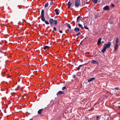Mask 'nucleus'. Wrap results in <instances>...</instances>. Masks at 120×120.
<instances>
[{"label":"nucleus","instance_id":"obj_2","mask_svg":"<svg viewBox=\"0 0 120 120\" xmlns=\"http://www.w3.org/2000/svg\"><path fill=\"white\" fill-rule=\"evenodd\" d=\"M111 44V43L110 42H108L107 43L105 44L104 45L103 49L101 50L102 52V53L105 52L106 51V49L110 47Z\"/></svg>","mask_w":120,"mask_h":120},{"label":"nucleus","instance_id":"obj_21","mask_svg":"<svg viewBox=\"0 0 120 120\" xmlns=\"http://www.w3.org/2000/svg\"><path fill=\"white\" fill-rule=\"evenodd\" d=\"M67 26H68V28H69L70 29L71 28V27L70 25L69 24H67Z\"/></svg>","mask_w":120,"mask_h":120},{"label":"nucleus","instance_id":"obj_6","mask_svg":"<svg viewBox=\"0 0 120 120\" xmlns=\"http://www.w3.org/2000/svg\"><path fill=\"white\" fill-rule=\"evenodd\" d=\"M101 38H99L97 42V45H99L101 43H104V41H102L101 42Z\"/></svg>","mask_w":120,"mask_h":120},{"label":"nucleus","instance_id":"obj_29","mask_svg":"<svg viewBox=\"0 0 120 120\" xmlns=\"http://www.w3.org/2000/svg\"><path fill=\"white\" fill-rule=\"evenodd\" d=\"M81 34V33L80 32H79L77 34L76 36H78L80 34Z\"/></svg>","mask_w":120,"mask_h":120},{"label":"nucleus","instance_id":"obj_27","mask_svg":"<svg viewBox=\"0 0 120 120\" xmlns=\"http://www.w3.org/2000/svg\"><path fill=\"white\" fill-rule=\"evenodd\" d=\"M53 30H52V31H56V28L55 27H53Z\"/></svg>","mask_w":120,"mask_h":120},{"label":"nucleus","instance_id":"obj_26","mask_svg":"<svg viewBox=\"0 0 120 120\" xmlns=\"http://www.w3.org/2000/svg\"><path fill=\"white\" fill-rule=\"evenodd\" d=\"M66 86H64V87H63L62 88V90H64V89H66Z\"/></svg>","mask_w":120,"mask_h":120},{"label":"nucleus","instance_id":"obj_28","mask_svg":"<svg viewBox=\"0 0 120 120\" xmlns=\"http://www.w3.org/2000/svg\"><path fill=\"white\" fill-rule=\"evenodd\" d=\"M53 3V1L52 0L51 1L50 3V5H52Z\"/></svg>","mask_w":120,"mask_h":120},{"label":"nucleus","instance_id":"obj_13","mask_svg":"<svg viewBox=\"0 0 120 120\" xmlns=\"http://www.w3.org/2000/svg\"><path fill=\"white\" fill-rule=\"evenodd\" d=\"M49 47L48 46H45L44 47L43 49L44 50H46L49 49Z\"/></svg>","mask_w":120,"mask_h":120},{"label":"nucleus","instance_id":"obj_18","mask_svg":"<svg viewBox=\"0 0 120 120\" xmlns=\"http://www.w3.org/2000/svg\"><path fill=\"white\" fill-rule=\"evenodd\" d=\"M49 6V3L48 2H47L45 5L44 7L46 8L48 7Z\"/></svg>","mask_w":120,"mask_h":120},{"label":"nucleus","instance_id":"obj_1","mask_svg":"<svg viewBox=\"0 0 120 120\" xmlns=\"http://www.w3.org/2000/svg\"><path fill=\"white\" fill-rule=\"evenodd\" d=\"M81 1L80 0H70L68 3V8H70L71 6L75 5V7L76 8H78L80 6Z\"/></svg>","mask_w":120,"mask_h":120},{"label":"nucleus","instance_id":"obj_19","mask_svg":"<svg viewBox=\"0 0 120 120\" xmlns=\"http://www.w3.org/2000/svg\"><path fill=\"white\" fill-rule=\"evenodd\" d=\"M81 75V73L80 72H79L77 73V75L78 76H80Z\"/></svg>","mask_w":120,"mask_h":120},{"label":"nucleus","instance_id":"obj_30","mask_svg":"<svg viewBox=\"0 0 120 120\" xmlns=\"http://www.w3.org/2000/svg\"><path fill=\"white\" fill-rule=\"evenodd\" d=\"M111 6L112 7H114L115 6V5L113 4H111Z\"/></svg>","mask_w":120,"mask_h":120},{"label":"nucleus","instance_id":"obj_17","mask_svg":"<svg viewBox=\"0 0 120 120\" xmlns=\"http://www.w3.org/2000/svg\"><path fill=\"white\" fill-rule=\"evenodd\" d=\"M119 42V39L118 38H117L116 40V43L115 44H118Z\"/></svg>","mask_w":120,"mask_h":120},{"label":"nucleus","instance_id":"obj_12","mask_svg":"<svg viewBox=\"0 0 120 120\" xmlns=\"http://www.w3.org/2000/svg\"><path fill=\"white\" fill-rule=\"evenodd\" d=\"M92 63L94 64H97L98 63L96 61L94 60H92Z\"/></svg>","mask_w":120,"mask_h":120},{"label":"nucleus","instance_id":"obj_11","mask_svg":"<svg viewBox=\"0 0 120 120\" xmlns=\"http://www.w3.org/2000/svg\"><path fill=\"white\" fill-rule=\"evenodd\" d=\"M78 26L80 28H81L82 29H84V28L83 26L80 23H79L78 24Z\"/></svg>","mask_w":120,"mask_h":120},{"label":"nucleus","instance_id":"obj_16","mask_svg":"<svg viewBox=\"0 0 120 120\" xmlns=\"http://www.w3.org/2000/svg\"><path fill=\"white\" fill-rule=\"evenodd\" d=\"M81 17V16L80 15L77 18V23L80 19Z\"/></svg>","mask_w":120,"mask_h":120},{"label":"nucleus","instance_id":"obj_23","mask_svg":"<svg viewBox=\"0 0 120 120\" xmlns=\"http://www.w3.org/2000/svg\"><path fill=\"white\" fill-rule=\"evenodd\" d=\"M56 99V98H55V100H52V101H51V103H54L55 102H54V101Z\"/></svg>","mask_w":120,"mask_h":120},{"label":"nucleus","instance_id":"obj_31","mask_svg":"<svg viewBox=\"0 0 120 120\" xmlns=\"http://www.w3.org/2000/svg\"><path fill=\"white\" fill-rule=\"evenodd\" d=\"M72 77L73 78H76L75 75H74L72 76Z\"/></svg>","mask_w":120,"mask_h":120},{"label":"nucleus","instance_id":"obj_34","mask_svg":"<svg viewBox=\"0 0 120 120\" xmlns=\"http://www.w3.org/2000/svg\"><path fill=\"white\" fill-rule=\"evenodd\" d=\"M82 66V65H80L79 66V67L78 68H80V67Z\"/></svg>","mask_w":120,"mask_h":120},{"label":"nucleus","instance_id":"obj_20","mask_svg":"<svg viewBox=\"0 0 120 120\" xmlns=\"http://www.w3.org/2000/svg\"><path fill=\"white\" fill-rule=\"evenodd\" d=\"M98 0H93V2L94 4H96L98 3Z\"/></svg>","mask_w":120,"mask_h":120},{"label":"nucleus","instance_id":"obj_32","mask_svg":"<svg viewBox=\"0 0 120 120\" xmlns=\"http://www.w3.org/2000/svg\"><path fill=\"white\" fill-rule=\"evenodd\" d=\"M59 32L60 33H63L62 31L61 30H60L59 31Z\"/></svg>","mask_w":120,"mask_h":120},{"label":"nucleus","instance_id":"obj_22","mask_svg":"<svg viewBox=\"0 0 120 120\" xmlns=\"http://www.w3.org/2000/svg\"><path fill=\"white\" fill-rule=\"evenodd\" d=\"M99 118V115H97L96 116L97 120H99L100 118Z\"/></svg>","mask_w":120,"mask_h":120},{"label":"nucleus","instance_id":"obj_5","mask_svg":"<svg viewBox=\"0 0 120 120\" xmlns=\"http://www.w3.org/2000/svg\"><path fill=\"white\" fill-rule=\"evenodd\" d=\"M65 94V92L61 91H60L57 93L56 95L57 96H58L60 94Z\"/></svg>","mask_w":120,"mask_h":120},{"label":"nucleus","instance_id":"obj_25","mask_svg":"<svg viewBox=\"0 0 120 120\" xmlns=\"http://www.w3.org/2000/svg\"><path fill=\"white\" fill-rule=\"evenodd\" d=\"M114 89H116V90H119L120 89V88L118 87H115Z\"/></svg>","mask_w":120,"mask_h":120},{"label":"nucleus","instance_id":"obj_4","mask_svg":"<svg viewBox=\"0 0 120 120\" xmlns=\"http://www.w3.org/2000/svg\"><path fill=\"white\" fill-rule=\"evenodd\" d=\"M49 22L50 23V25L52 26V25L54 23V24L56 25L57 22V20L56 19H52L50 18L49 19Z\"/></svg>","mask_w":120,"mask_h":120},{"label":"nucleus","instance_id":"obj_7","mask_svg":"<svg viewBox=\"0 0 120 120\" xmlns=\"http://www.w3.org/2000/svg\"><path fill=\"white\" fill-rule=\"evenodd\" d=\"M110 8L109 6L107 5L105 6L103 8V9L105 10H109L110 9Z\"/></svg>","mask_w":120,"mask_h":120},{"label":"nucleus","instance_id":"obj_3","mask_svg":"<svg viewBox=\"0 0 120 120\" xmlns=\"http://www.w3.org/2000/svg\"><path fill=\"white\" fill-rule=\"evenodd\" d=\"M44 11L43 9L41 10V20L44 22H45V23L47 25H49V22L47 20H45V18L44 17Z\"/></svg>","mask_w":120,"mask_h":120},{"label":"nucleus","instance_id":"obj_8","mask_svg":"<svg viewBox=\"0 0 120 120\" xmlns=\"http://www.w3.org/2000/svg\"><path fill=\"white\" fill-rule=\"evenodd\" d=\"M74 30L75 32H79L80 30L79 28V27H75V28Z\"/></svg>","mask_w":120,"mask_h":120},{"label":"nucleus","instance_id":"obj_9","mask_svg":"<svg viewBox=\"0 0 120 120\" xmlns=\"http://www.w3.org/2000/svg\"><path fill=\"white\" fill-rule=\"evenodd\" d=\"M95 79V78L94 77H92L89 79L88 81V82H91L93 81Z\"/></svg>","mask_w":120,"mask_h":120},{"label":"nucleus","instance_id":"obj_37","mask_svg":"<svg viewBox=\"0 0 120 120\" xmlns=\"http://www.w3.org/2000/svg\"><path fill=\"white\" fill-rule=\"evenodd\" d=\"M78 68V69H77V70H79L80 69V68Z\"/></svg>","mask_w":120,"mask_h":120},{"label":"nucleus","instance_id":"obj_36","mask_svg":"<svg viewBox=\"0 0 120 120\" xmlns=\"http://www.w3.org/2000/svg\"><path fill=\"white\" fill-rule=\"evenodd\" d=\"M4 72L3 71H2V72H2V74H3V73H4ZM4 72L5 73V72Z\"/></svg>","mask_w":120,"mask_h":120},{"label":"nucleus","instance_id":"obj_40","mask_svg":"<svg viewBox=\"0 0 120 120\" xmlns=\"http://www.w3.org/2000/svg\"><path fill=\"white\" fill-rule=\"evenodd\" d=\"M30 120H32V119H31Z\"/></svg>","mask_w":120,"mask_h":120},{"label":"nucleus","instance_id":"obj_10","mask_svg":"<svg viewBox=\"0 0 120 120\" xmlns=\"http://www.w3.org/2000/svg\"><path fill=\"white\" fill-rule=\"evenodd\" d=\"M118 48V44H115V46L114 48V50H116Z\"/></svg>","mask_w":120,"mask_h":120},{"label":"nucleus","instance_id":"obj_33","mask_svg":"<svg viewBox=\"0 0 120 120\" xmlns=\"http://www.w3.org/2000/svg\"><path fill=\"white\" fill-rule=\"evenodd\" d=\"M0 52L1 53H3V54H4V52H2V51H1V50H0Z\"/></svg>","mask_w":120,"mask_h":120},{"label":"nucleus","instance_id":"obj_38","mask_svg":"<svg viewBox=\"0 0 120 120\" xmlns=\"http://www.w3.org/2000/svg\"><path fill=\"white\" fill-rule=\"evenodd\" d=\"M120 109V106H119L118 107Z\"/></svg>","mask_w":120,"mask_h":120},{"label":"nucleus","instance_id":"obj_35","mask_svg":"<svg viewBox=\"0 0 120 120\" xmlns=\"http://www.w3.org/2000/svg\"><path fill=\"white\" fill-rule=\"evenodd\" d=\"M88 54H90V52H86Z\"/></svg>","mask_w":120,"mask_h":120},{"label":"nucleus","instance_id":"obj_15","mask_svg":"<svg viewBox=\"0 0 120 120\" xmlns=\"http://www.w3.org/2000/svg\"><path fill=\"white\" fill-rule=\"evenodd\" d=\"M43 110V109H41L40 110H39L38 112V113L39 114H41V112Z\"/></svg>","mask_w":120,"mask_h":120},{"label":"nucleus","instance_id":"obj_39","mask_svg":"<svg viewBox=\"0 0 120 120\" xmlns=\"http://www.w3.org/2000/svg\"><path fill=\"white\" fill-rule=\"evenodd\" d=\"M88 38H90V37L89 36H88Z\"/></svg>","mask_w":120,"mask_h":120},{"label":"nucleus","instance_id":"obj_24","mask_svg":"<svg viewBox=\"0 0 120 120\" xmlns=\"http://www.w3.org/2000/svg\"><path fill=\"white\" fill-rule=\"evenodd\" d=\"M84 27L85 29L86 30H88L89 29V28L87 27L86 26H85V25L84 24Z\"/></svg>","mask_w":120,"mask_h":120},{"label":"nucleus","instance_id":"obj_41","mask_svg":"<svg viewBox=\"0 0 120 120\" xmlns=\"http://www.w3.org/2000/svg\"><path fill=\"white\" fill-rule=\"evenodd\" d=\"M66 33H67V31H66Z\"/></svg>","mask_w":120,"mask_h":120},{"label":"nucleus","instance_id":"obj_14","mask_svg":"<svg viewBox=\"0 0 120 120\" xmlns=\"http://www.w3.org/2000/svg\"><path fill=\"white\" fill-rule=\"evenodd\" d=\"M55 12L56 13V14L57 15H58L59 14V13L58 12V11L57 9H56L55 10Z\"/></svg>","mask_w":120,"mask_h":120}]
</instances>
